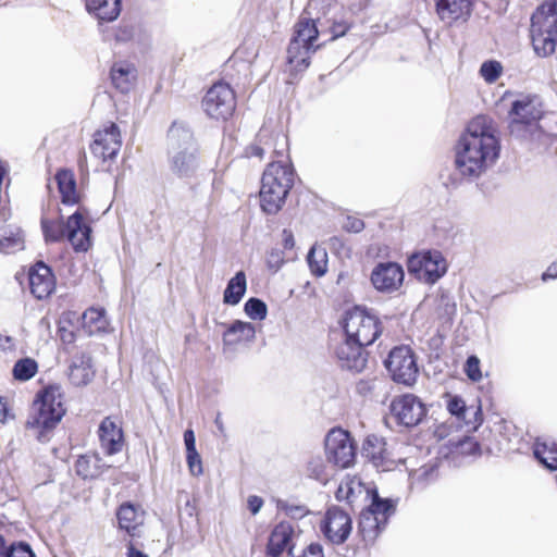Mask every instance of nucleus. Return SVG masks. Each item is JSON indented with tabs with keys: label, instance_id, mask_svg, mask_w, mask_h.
Returning <instances> with one entry per match:
<instances>
[{
	"label": "nucleus",
	"instance_id": "nucleus-57",
	"mask_svg": "<svg viewBox=\"0 0 557 557\" xmlns=\"http://www.w3.org/2000/svg\"><path fill=\"white\" fill-rule=\"evenodd\" d=\"M13 346V338L11 336L0 334V349L5 350Z\"/></svg>",
	"mask_w": 557,
	"mask_h": 557
},
{
	"label": "nucleus",
	"instance_id": "nucleus-14",
	"mask_svg": "<svg viewBox=\"0 0 557 557\" xmlns=\"http://www.w3.org/2000/svg\"><path fill=\"white\" fill-rule=\"evenodd\" d=\"M29 293L37 300L49 299L57 290V276L47 263L36 261L27 270Z\"/></svg>",
	"mask_w": 557,
	"mask_h": 557
},
{
	"label": "nucleus",
	"instance_id": "nucleus-45",
	"mask_svg": "<svg viewBox=\"0 0 557 557\" xmlns=\"http://www.w3.org/2000/svg\"><path fill=\"white\" fill-rule=\"evenodd\" d=\"M136 27L133 24H121L119 25L113 37L116 42H129L135 38Z\"/></svg>",
	"mask_w": 557,
	"mask_h": 557
},
{
	"label": "nucleus",
	"instance_id": "nucleus-36",
	"mask_svg": "<svg viewBox=\"0 0 557 557\" xmlns=\"http://www.w3.org/2000/svg\"><path fill=\"white\" fill-rule=\"evenodd\" d=\"M39 363L32 357H23L17 359L11 370V374L16 382H27L37 375Z\"/></svg>",
	"mask_w": 557,
	"mask_h": 557
},
{
	"label": "nucleus",
	"instance_id": "nucleus-29",
	"mask_svg": "<svg viewBox=\"0 0 557 557\" xmlns=\"http://www.w3.org/2000/svg\"><path fill=\"white\" fill-rule=\"evenodd\" d=\"M386 524V521L362 509L359 517L357 534L362 541L363 546L367 547L373 544Z\"/></svg>",
	"mask_w": 557,
	"mask_h": 557
},
{
	"label": "nucleus",
	"instance_id": "nucleus-10",
	"mask_svg": "<svg viewBox=\"0 0 557 557\" xmlns=\"http://www.w3.org/2000/svg\"><path fill=\"white\" fill-rule=\"evenodd\" d=\"M385 367L396 383L412 386L417 381L418 367L409 346L394 347L385 360Z\"/></svg>",
	"mask_w": 557,
	"mask_h": 557
},
{
	"label": "nucleus",
	"instance_id": "nucleus-34",
	"mask_svg": "<svg viewBox=\"0 0 557 557\" xmlns=\"http://www.w3.org/2000/svg\"><path fill=\"white\" fill-rule=\"evenodd\" d=\"M534 457L548 470H557V443L536 438L533 444Z\"/></svg>",
	"mask_w": 557,
	"mask_h": 557
},
{
	"label": "nucleus",
	"instance_id": "nucleus-55",
	"mask_svg": "<svg viewBox=\"0 0 557 557\" xmlns=\"http://www.w3.org/2000/svg\"><path fill=\"white\" fill-rule=\"evenodd\" d=\"M9 403L7 397L0 396V423H5L9 418Z\"/></svg>",
	"mask_w": 557,
	"mask_h": 557
},
{
	"label": "nucleus",
	"instance_id": "nucleus-46",
	"mask_svg": "<svg viewBox=\"0 0 557 557\" xmlns=\"http://www.w3.org/2000/svg\"><path fill=\"white\" fill-rule=\"evenodd\" d=\"M186 461L193 475L199 476L203 473L202 460L197 450L186 451Z\"/></svg>",
	"mask_w": 557,
	"mask_h": 557
},
{
	"label": "nucleus",
	"instance_id": "nucleus-21",
	"mask_svg": "<svg viewBox=\"0 0 557 557\" xmlns=\"http://www.w3.org/2000/svg\"><path fill=\"white\" fill-rule=\"evenodd\" d=\"M295 530L290 522L281 521L271 531L265 547L268 557H281L285 552L292 555Z\"/></svg>",
	"mask_w": 557,
	"mask_h": 557
},
{
	"label": "nucleus",
	"instance_id": "nucleus-12",
	"mask_svg": "<svg viewBox=\"0 0 557 557\" xmlns=\"http://www.w3.org/2000/svg\"><path fill=\"white\" fill-rule=\"evenodd\" d=\"M325 451L327 461L339 469L352 466L356 459V446L350 434L341 428L332 429L326 435Z\"/></svg>",
	"mask_w": 557,
	"mask_h": 557
},
{
	"label": "nucleus",
	"instance_id": "nucleus-11",
	"mask_svg": "<svg viewBox=\"0 0 557 557\" xmlns=\"http://www.w3.org/2000/svg\"><path fill=\"white\" fill-rule=\"evenodd\" d=\"M408 270L420 280L433 284L446 273L447 263L441 251L425 250L408 259Z\"/></svg>",
	"mask_w": 557,
	"mask_h": 557
},
{
	"label": "nucleus",
	"instance_id": "nucleus-42",
	"mask_svg": "<svg viewBox=\"0 0 557 557\" xmlns=\"http://www.w3.org/2000/svg\"><path fill=\"white\" fill-rule=\"evenodd\" d=\"M246 314L253 320H263L267 317V305L258 298H249L245 304Z\"/></svg>",
	"mask_w": 557,
	"mask_h": 557
},
{
	"label": "nucleus",
	"instance_id": "nucleus-20",
	"mask_svg": "<svg viewBox=\"0 0 557 557\" xmlns=\"http://www.w3.org/2000/svg\"><path fill=\"white\" fill-rule=\"evenodd\" d=\"M362 456L371 462L375 468L383 471H389L396 466L395 460L392 458V454L386 447L384 438L377 435H368L361 449Z\"/></svg>",
	"mask_w": 557,
	"mask_h": 557
},
{
	"label": "nucleus",
	"instance_id": "nucleus-25",
	"mask_svg": "<svg viewBox=\"0 0 557 557\" xmlns=\"http://www.w3.org/2000/svg\"><path fill=\"white\" fill-rule=\"evenodd\" d=\"M509 114L511 117V131H513L517 125H532L542 116L541 110L530 98L516 100L512 103Z\"/></svg>",
	"mask_w": 557,
	"mask_h": 557
},
{
	"label": "nucleus",
	"instance_id": "nucleus-50",
	"mask_svg": "<svg viewBox=\"0 0 557 557\" xmlns=\"http://www.w3.org/2000/svg\"><path fill=\"white\" fill-rule=\"evenodd\" d=\"M247 506L251 515H257L263 506V499L257 495H250L247 499Z\"/></svg>",
	"mask_w": 557,
	"mask_h": 557
},
{
	"label": "nucleus",
	"instance_id": "nucleus-59",
	"mask_svg": "<svg viewBox=\"0 0 557 557\" xmlns=\"http://www.w3.org/2000/svg\"><path fill=\"white\" fill-rule=\"evenodd\" d=\"M78 169L81 173H88L87 156L85 152H83L81 158L78 159Z\"/></svg>",
	"mask_w": 557,
	"mask_h": 557
},
{
	"label": "nucleus",
	"instance_id": "nucleus-62",
	"mask_svg": "<svg viewBox=\"0 0 557 557\" xmlns=\"http://www.w3.org/2000/svg\"><path fill=\"white\" fill-rule=\"evenodd\" d=\"M330 240H331L332 245H335L337 243L341 244V239L336 236L332 237Z\"/></svg>",
	"mask_w": 557,
	"mask_h": 557
},
{
	"label": "nucleus",
	"instance_id": "nucleus-39",
	"mask_svg": "<svg viewBox=\"0 0 557 557\" xmlns=\"http://www.w3.org/2000/svg\"><path fill=\"white\" fill-rule=\"evenodd\" d=\"M327 252L325 248L313 245L307 256L310 272L315 277H321L327 272Z\"/></svg>",
	"mask_w": 557,
	"mask_h": 557
},
{
	"label": "nucleus",
	"instance_id": "nucleus-49",
	"mask_svg": "<svg viewBox=\"0 0 557 557\" xmlns=\"http://www.w3.org/2000/svg\"><path fill=\"white\" fill-rule=\"evenodd\" d=\"M356 393L360 396H369L372 395L375 389V380L369 379V380H359L356 383L355 386Z\"/></svg>",
	"mask_w": 557,
	"mask_h": 557
},
{
	"label": "nucleus",
	"instance_id": "nucleus-22",
	"mask_svg": "<svg viewBox=\"0 0 557 557\" xmlns=\"http://www.w3.org/2000/svg\"><path fill=\"white\" fill-rule=\"evenodd\" d=\"M137 76L136 65L126 60L113 62L109 71L111 85L121 94H128L135 87Z\"/></svg>",
	"mask_w": 557,
	"mask_h": 557
},
{
	"label": "nucleus",
	"instance_id": "nucleus-35",
	"mask_svg": "<svg viewBox=\"0 0 557 557\" xmlns=\"http://www.w3.org/2000/svg\"><path fill=\"white\" fill-rule=\"evenodd\" d=\"M246 287V274L244 271H239L227 283L223 295L224 304L232 306L239 304L243 296L245 295Z\"/></svg>",
	"mask_w": 557,
	"mask_h": 557
},
{
	"label": "nucleus",
	"instance_id": "nucleus-44",
	"mask_svg": "<svg viewBox=\"0 0 557 557\" xmlns=\"http://www.w3.org/2000/svg\"><path fill=\"white\" fill-rule=\"evenodd\" d=\"M463 371L472 382H479L482 380L480 359L474 355L468 357Z\"/></svg>",
	"mask_w": 557,
	"mask_h": 557
},
{
	"label": "nucleus",
	"instance_id": "nucleus-33",
	"mask_svg": "<svg viewBox=\"0 0 557 557\" xmlns=\"http://www.w3.org/2000/svg\"><path fill=\"white\" fill-rule=\"evenodd\" d=\"M69 377L76 386L87 385L94 377L91 358L86 352H81L70 366Z\"/></svg>",
	"mask_w": 557,
	"mask_h": 557
},
{
	"label": "nucleus",
	"instance_id": "nucleus-4",
	"mask_svg": "<svg viewBox=\"0 0 557 557\" xmlns=\"http://www.w3.org/2000/svg\"><path fill=\"white\" fill-rule=\"evenodd\" d=\"M295 169L292 161H271L263 171L259 191L260 207L268 214L277 213L294 186Z\"/></svg>",
	"mask_w": 557,
	"mask_h": 557
},
{
	"label": "nucleus",
	"instance_id": "nucleus-32",
	"mask_svg": "<svg viewBox=\"0 0 557 557\" xmlns=\"http://www.w3.org/2000/svg\"><path fill=\"white\" fill-rule=\"evenodd\" d=\"M318 37L319 30L315 21L301 15L294 26V34L289 42L296 41L298 45L318 49L319 46L314 45Z\"/></svg>",
	"mask_w": 557,
	"mask_h": 557
},
{
	"label": "nucleus",
	"instance_id": "nucleus-7",
	"mask_svg": "<svg viewBox=\"0 0 557 557\" xmlns=\"http://www.w3.org/2000/svg\"><path fill=\"white\" fill-rule=\"evenodd\" d=\"M341 325L347 338L367 347L382 335L384 329L377 315L360 306L347 310Z\"/></svg>",
	"mask_w": 557,
	"mask_h": 557
},
{
	"label": "nucleus",
	"instance_id": "nucleus-53",
	"mask_svg": "<svg viewBox=\"0 0 557 557\" xmlns=\"http://www.w3.org/2000/svg\"><path fill=\"white\" fill-rule=\"evenodd\" d=\"M184 442L186 446V451L197 450L195 434L193 430L188 429L184 432Z\"/></svg>",
	"mask_w": 557,
	"mask_h": 557
},
{
	"label": "nucleus",
	"instance_id": "nucleus-38",
	"mask_svg": "<svg viewBox=\"0 0 557 557\" xmlns=\"http://www.w3.org/2000/svg\"><path fill=\"white\" fill-rule=\"evenodd\" d=\"M82 325L89 334L104 331L107 327L104 309L90 307L85 310L82 317Z\"/></svg>",
	"mask_w": 557,
	"mask_h": 557
},
{
	"label": "nucleus",
	"instance_id": "nucleus-1",
	"mask_svg": "<svg viewBox=\"0 0 557 557\" xmlns=\"http://www.w3.org/2000/svg\"><path fill=\"white\" fill-rule=\"evenodd\" d=\"M60 202L65 207H76L66 219L60 214L57 219L42 218L41 231L46 243L67 240L76 252H86L91 247V226L88 222L89 210L83 202L84 190L79 187L72 169L60 168L55 171Z\"/></svg>",
	"mask_w": 557,
	"mask_h": 557
},
{
	"label": "nucleus",
	"instance_id": "nucleus-17",
	"mask_svg": "<svg viewBox=\"0 0 557 557\" xmlns=\"http://www.w3.org/2000/svg\"><path fill=\"white\" fill-rule=\"evenodd\" d=\"M374 486L367 485L357 475H346L339 483L335 496L338 502L347 503L351 508L361 507L371 498Z\"/></svg>",
	"mask_w": 557,
	"mask_h": 557
},
{
	"label": "nucleus",
	"instance_id": "nucleus-15",
	"mask_svg": "<svg viewBox=\"0 0 557 557\" xmlns=\"http://www.w3.org/2000/svg\"><path fill=\"white\" fill-rule=\"evenodd\" d=\"M391 412L397 423L410 428L418 425L425 418L428 410L418 396L407 393L392 400Z\"/></svg>",
	"mask_w": 557,
	"mask_h": 557
},
{
	"label": "nucleus",
	"instance_id": "nucleus-28",
	"mask_svg": "<svg viewBox=\"0 0 557 557\" xmlns=\"http://www.w3.org/2000/svg\"><path fill=\"white\" fill-rule=\"evenodd\" d=\"M172 172L178 177L193 176L199 166V150L197 147L178 151L171 160Z\"/></svg>",
	"mask_w": 557,
	"mask_h": 557
},
{
	"label": "nucleus",
	"instance_id": "nucleus-40",
	"mask_svg": "<svg viewBox=\"0 0 557 557\" xmlns=\"http://www.w3.org/2000/svg\"><path fill=\"white\" fill-rule=\"evenodd\" d=\"M24 239L21 231L4 230L0 233V251L12 253L23 248Z\"/></svg>",
	"mask_w": 557,
	"mask_h": 557
},
{
	"label": "nucleus",
	"instance_id": "nucleus-9",
	"mask_svg": "<svg viewBox=\"0 0 557 557\" xmlns=\"http://www.w3.org/2000/svg\"><path fill=\"white\" fill-rule=\"evenodd\" d=\"M122 145V133L119 125L108 122L92 134L89 150L102 170L110 172L116 162Z\"/></svg>",
	"mask_w": 557,
	"mask_h": 557
},
{
	"label": "nucleus",
	"instance_id": "nucleus-48",
	"mask_svg": "<svg viewBox=\"0 0 557 557\" xmlns=\"http://www.w3.org/2000/svg\"><path fill=\"white\" fill-rule=\"evenodd\" d=\"M4 557H35L30 547L26 544L11 545L10 548L5 546Z\"/></svg>",
	"mask_w": 557,
	"mask_h": 557
},
{
	"label": "nucleus",
	"instance_id": "nucleus-23",
	"mask_svg": "<svg viewBox=\"0 0 557 557\" xmlns=\"http://www.w3.org/2000/svg\"><path fill=\"white\" fill-rule=\"evenodd\" d=\"M144 510L131 502L121 504L116 510L119 529L124 531L131 540L139 536V528L144 523Z\"/></svg>",
	"mask_w": 557,
	"mask_h": 557
},
{
	"label": "nucleus",
	"instance_id": "nucleus-52",
	"mask_svg": "<svg viewBox=\"0 0 557 557\" xmlns=\"http://www.w3.org/2000/svg\"><path fill=\"white\" fill-rule=\"evenodd\" d=\"M58 333H59L60 339L63 344L70 345L75 342V334L73 331L67 330L65 327H60L58 330Z\"/></svg>",
	"mask_w": 557,
	"mask_h": 557
},
{
	"label": "nucleus",
	"instance_id": "nucleus-37",
	"mask_svg": "<svg viewBox=\"0 0 557 557\" xmlns=\"http://www.w3.org/2000/svg\"><path fill=\"white\" fill-rule=\"evenodd\" d=\"M368 503L369 505L363 509L386 522L395 511V505L393 502L388 498H381L375 487L373 488L371 498Z\"/></svg>",
	"mask_w": 557,
	"mask_h": 557
},
{
	"label": "nucleus",
	"instance_id": "nucleus-56",
	"mask_svg": "<svg viewBox=\"0 0 557 557\" xmlns=\"http://www.w3.org/2000/svg\"><path fill=\"white\" fill-rule=\"evenodd\" d=\"M127 557H149L146 553L137 549L133 543V540L128 541L127 544Z\"/></svg>",
	"mask_w": 557,
	"mask_h": 557
},
{
	"label": "nucleus",
	"instance_id": "nucleus-51",
	"mask_svg": "<svg viewBox=\"0 0 557 557\" xmlns=\"http://www.w3.org/2000/svg\"><path fill=\"white\" fill-rule=\"evenodd\" d=\"M348 30H349V25L345 22H335L331 27L333 38L344 36Z\"/></svg>",
	"mask_w": 557,
	"mask_h": 557
},
{
	"label": "nucleus",
	"instance_id": "nucleus-5",
	"mask_svg": "<svg viewBox=\"0 0 557 557\" xmlns=\"http://www.w3.org/2000/svg\"><path fill=\"white\" fill-rule=\"evenodd\" d=\"M530 37L539 57L555 53L557 47V0H545L531 16Z\"/></svg>",
	"mask_w": 557,
	"mask_h": 557
},
{
	"label": "nucleus",
	"instance_id": "nucleus-6",
	"mask_svg": "<svg viewBox=\"0 0 557 557\" xmlns=\"http://www.w3.org/2000/svg\"><path fill=\"white\" fill-rule=\"evenodd\" d=\"M270 156L272 161H292L289 154V139L282 125L265 122L258 131L255 140L244 149L246 158L263 160Z\"/></svg>",
	"mask_w": 557,
	"mask_h": 557
},
{
	"label": "nucleus",
	"instance_id": "nucleus-60",
	"mask_svg": "<svg viewBox=\"0 0 557 557\" xmlns=\"http://www.w3.org/2000/svg\"><path fill=\"white\" fill-rule=\"evenodd\" d=\"M5 555V540L2 535H0V557H4Z\"/></svg>",
	"mask_w": 557,
	"mask_h": 557
},
{
	"label": "nucleus",
	"instance_id": "nucleus-61",
	"mask_svg": "<svg viewBox=\"0 0 557 557\" xmlns=\"http://www.w3.org/2000/svg\"><path fill=\"white\" fill-rule=\"evenodd\" d=\"M214 422H215V425L218 426L219 431L224 432V426H223V422H222L220 413L216 416Z\"/></svg>",
	"mask_w": 557,
	"mask_h": 557
},
{
	"label": "nucleus",
	"instance_id": "nucleus-16",
	"mask_svg": "<svg viewBox=\"0 0 557 557\" xmlns=\"http://www.w3.org/2000/svg\"><path fill=\"white\" fill-rule=\"evenodd\" d=\"M405 278L403 267L393 261L377 263L371 272V283L374 288L382 293H394L398 290Z\"/></svg>",
	"mask_w": 557,
	"mask_h": 557
},
{
	"label": "nucleus",
	"instance_id": "nucleus-8",
	"mask_svg": "<svg viewBox=\"0 0 557 557\" xmlns=\"http://www.w3.org/2000/svg\"><path fill=\"white\" fill-rule=\"evenodd\" d=\"M205 114L216 122L231 120L237 108V96L234 88L224 81L213 83L201 99Z\"/></svg>",
	"mask_w": 557,
	"mask_h": 557
},
{
	"label": "nucleus",
	"instance_id": "nucleus-43",
	"mask_svg": "<svg viewBox=\"0 0 557 557\" xmlns=\"http://www.w3.org/2000/svg\"><path fill=\"white\" fill-rule=\"evenodd\" d=\"M503 66L498 61H485L480 69V73L486 83L496 82L502 75Z\"/></svg>",
	"mask_w": 557,
	"mask_h": 557
},
{
	"label": "nucleus",
	"instance_id": "nucleus-19",
	"mask_svg": "<svg viewBox=\"0 0 557 557\" xmlns=\"http://www.w3.org/2000/svg\"><path fill=\"white\" fill-rule=\"evenodd\" d=\"M366 348V345L351 342L345 336L344 342L337 346L335 355L342 368L359 373L367 367L369 352Z\"/></svg>",
	"mask_w": 557,
	"mask_h": 557
},
{
	"label": "nucleus",
	"instance_id": "nucleus-47",
	"mask_svg": "<svg viewBox=\"0 0 557 557\" xmlns=\"http://www.w3.org/2000/svg\"><path fill=\"white\" fill-rule=\"evenodd\" d=\"M447 409L459 419H465L467 407L465 400L459 396L450 397L447 403Z\"/></svg>",
	"mask_w": 557,
	"mask_h": 557
},
{
	"label": "nucleus",
	"instance_id": "nucleus-27",
	"mask_svg": "<svg viewBox=\"0 0 557 557\" xmlns=\"http://www.w3.org/2000/svg\"><path fill=\"white\" fill-rule=\"evenodd\" d=\"M85 5L100 24L115 21L122 11V0H85Z\"/></svg>",
	"mask_w": 557,
	"mask_h": 557
},
{
	"label": "nucleus",
	"instance_id": "nucleus-58",
	"mask_svg": "<svg viewBox=\"0 0 557 557\" xmlns=\"http://www.w3.org/2000/svg\"><path fill=\"white\" fill-rule=\"evenodd\" d=\"M283 237H284V247L287 249H290L294 247V236L290 231L284 230L283 231Z\"/></svg>",
	"mask_w": 557,
	"mask_h": 557
},
{
	"label": "nucleus",
	"instance_id": "nucleus-13",
	"mask_svg": "<svg viewBox=\"0 0 557 557\" xmlns=\"http://www.w3.org/2000/svg\"><path fill=\"white\" fill-rule=\"evenodd\" d=\"M324 537L334 545L345 543L352 530L350 516L337 506L329 508L320 523Z\"/></svg>",
	"mask_w": 557,
	"mask_h": 557
},
{
	"label": "nucleus",
	"instance_id": "nucleus-2",
	"mask_svg": "<svg viewBox=\"0 0 557 557\" xmlns=\"http://www.w3.org/2000/svg\"><path fill=\"white\" fill-rule=\"evenodd\" d=\"M499 150L493 121L486 115H476L456 145V168L463 176L478 177L495 163Z\"/></svg>",
	"mask_w": 557,
	"mask_h": 557
},
{
	"label": "nucleus",
	"instance_id": "nucleus-3",
	"mask_svg": "<svg viewBox=\"0 0 557 557\" xmlns=\"http://www.w3.org/2000/svg\"><path fill=\"white\" fill-rule=\"evenodd\" d=\"M67 411L65 393L60 383L51 382L39 388L30 404L25 429L33 431L40 443L50 441Z\"/></svg>",
	"mask_w": 557,
	"mask_h": 557
},
{
	"label": "nucleus",
	"instance_id": "nucleus-41",
	"mask_svg": "<svg viewBox=\"0 0 557 557\" xmlns=\"http://www.w3.org/2000/svg\"><path fill=\"white\" fill-rule=\"evenodd\" d=\"M307 472L309 476L315 479L322 484H326L332 475L325 460L321 456L312 457L308 461Z\"/></svg>",
	"mask_w": 557,
	"mask_h": 557
},
{
	"label": "nucleus",
	"instance_id": "nucleus-54",
	"mask_svg": "<svg viewBox=\"0 0 557 557\" xmlns=\"http://www.w3.org/2000/svg\"><path fill=\"white\" fill-rule=\"evenodd\" d=\"M543 282L557 278V261L550 263L541 276Z\"/></svg>",
	"mask_w": 557,
	"mask_h": 557
},
{
	"label": "nucleus",
	"instance_id": "nucleus-31",
	"mask_svg": "<svg viewBox=\"0 0 557 557\" xmlns=\"http://www.w3.org/2000/svg\"><path fill=\"white\" fill-rule=\"evenodd\" d=\"M256 337L255 325L250 322L236 320L223 333V343L226 346H235L242 343L251 342Z\"/></svg>",
	"mask_w": 557,
	"mask_h": 557
},
{
	"label": "nucleus",
	"instance_id": "nucleus-30",
	"mask_svg": "<svg viewBox=\"0 0 557 557\" xmlns=\"http://www.w3.org/2000/svg\"><path fill=\"white\" fill-rule=\"evenodd\" d=\"M315 48H309L308 46L289 42L287 47V65L290 75H297L302 73L310 65V58Z\"/></svg>",
	"mask_w": 557,
	"mask_h": 557
},
{
	"label": "nucleus",
	"instance_id": "nucleus-26",
	"mask_svg": "<svg viewBox=\"0 0 557 557\" xmlns=\"http://www.w3.org/2000/svg\"><path fill=\"white\" fill-rule=\"evenodd\" d=\"M475 0H436V11L443 21L449 23L470 15Z\"/></svg>",
	"mask_w": 557,
	"mask_h": 557
},
{
	"label": "nucleus",
	"instance_id": "nucleus-24",
	"mask_svg": "<svg viewBox=\"0 0 557 557\" xmlns=\"http://www.w3.org/2000/svg\"><path fill=\"white\" fill-rule=\"evenodd\" d=\"M109 468L111 466L107 465L98 453L79 455L74 463L76 474L83 480H96Z\"/></svg>",
	"mask_w": 557,
	"mask_h": 557
},
{
	"label": "nucleus",
	"instance_id": "nucleus-18",
	"mask_svg": "<svg viewBox=\"0 0 557 557\" xmlns=\"http://www.w3.org/2000/svg\"><path fill=\"white\" fill-rule=\"evenodd\" d=\"M98 438L106 455L112 456L121 453L125 446L122 421L116 417H106L99 424Z\"/></svg>",
	"mask_w": 557,
	"mask_h": 557
}]
</instances>
